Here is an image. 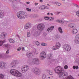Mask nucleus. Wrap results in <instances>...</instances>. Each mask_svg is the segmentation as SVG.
I'll use <instances>...</instances> for the list:
<instances>
[{"label":"nucleus","mask_w":79,"mask_h":79,"mask_svg":"<svg viewBox=\"0 0 79 79\" xmlns=\"http://www.w3.org/2000/svg\"><path fill=\"white\" fill-rule=\"evenodd\" d=\"M55 71L56 73L59 74V77L61 79H64L68 76V73L62 70L61 67L58 66L55 69Z\"/></svg>","instance_id":"obj_1"},{"label":"nucleus","mask_w":79,"mask_h":79,"mask_svg":"<svg viewBox=\"0 0 79 79\" xmlns=\"http://www.w3.org/2000/svg\"><path fill=\"white\" fill-rule=\"evenodd\" d=\"M10 73L11 74L16 77H21L22 76V74L20 73V72L16 69H11L10 71Z\"/></svg>","instance_id":"obj_2"},{"label":"nucleus","mask_w":79,"mask_h":79,"mask_svg":"<svg viewBox=\"0 0 79 79\" xmlns=\"http://www.w3.org/2000/svg\"><path fill=\"white\" fill-rule=\"evenodd\" d=\"M31 65L34 64H39V60L37 58H34L32 59L30 63Z\"/></svg>","instance_id":"obj_3"},{"label":"nucleus","mask_w":79,"mask_h":79,"mask_svg":"<svg viewBox=\"0 0 79 79\" xmlns=\"http://www.w3.org/2000/svg\"><path fill=\"white\" fill-rule=\"evenodd\" d=\"M25 13L23 12H19L17 13V16L19 19H22L23 18H26V15L24 14Z\"/></svg>","instance_id":"obj_4"},{"label":"nucleus","mask_w":79,"mask_h":79,"mask_svg":"<svg viewBox=\"0 0 79 79\" xmlns=\"http://www.w3.org/2000/svg\"><path fill=\"white\" fill-rule=\"evenodd\" d=\"M45 28V25L43 23L40 24L38 25L37 29L41 32Z\"/></svg>","instance_id":"obj_5"},{"label":"nucleus","mask_w":79,"mask_h":79,"mask_svg":"<svg viewBox=\"0 0 79 79\" xmlns=\"http://www.w3.org/2000/svg\"><path fill=\"white\" fill-rule=\"evenodd\" d=\"M61 46V44L60 43L57 42L56 43V45L53 47L52 48V50H58L59 48H60Z\"/></svg>","instance_id":"obj_6"},{"label":"nucleus","mask_w":79,"mask_h":79,"mask_svg":"<svg viewBox=\"0 0 79 79\" xmlns=\"http://www.w3.org/2000/svg\"><path fill=\"white\" fill-rule=\"evenodd\" d=\"M32 71L36 74L39 75L40 74V73H41V71L39 69L37 68H35V69L33 68L32 69Z\"/></svg>","instance_id":"obj_7"},{"label":"nucleus","mask_w":79,"mask_h":79,"mask_svg":"<svg viewBox=\"0 0 79 79\" xmlns=\"http://www.w3.org/2000/svg\"><path fill=\"white\" fill-rule=\"evenodd\" d=\"M29 69V66L27 65L23 66L21 69V71L22 73H24L27 71H28Z\"/></svg>","instance_id":"obj_8"},{"label":"nucleus","mask_w":79,"mask_h":79,"mask_svg":"<svg viewBox=\"0 0 79 79\" xmlns=\"http://www.w3.org/2000/svg\"><path fill=\"white\" fill-rule=\"evenodd\" d=\"M6 66V64L3 62H0V68L1 69H5Z\"/></svg>","instance_id":"obj_9"},{"label":"nucleus","mask_w":79,"mask_h":79,"mask_svg":"<svg viewBox=\"0 0 79 79\" xmlns=\"http://www.w3.org/2000/svg\"><path fill=\"white\" fill-rule=\"evenodd\" d=\"M63 48L66 51H69L71 50V47L68 44H64Z\"/></svg>","instance_id":"obj_10"},{"label":"nucleus","mask_w":79,"mask_h":79,"mask_svg":"<svg viewBox=\"0 0 79 79\" xmlns=\"http://www.w3.org/2000/svg\"><path fill=\"white\" fill-rule=\"evenodd\" d=\"M40 56L41 58H45L47 56V54L44 52H42L40 53Z\"/></svg>","instance_id":"obj_11"},{"label":"nucleus","mask_w":79,"mask_h":79,"mask_svg":"<svg viewBox=\"0 0 79 79\" xmlns=\"http://www.w3.org/2000/svg\"><path fill=\"white\" fill-rule=\"evenodd\" d=\"M6 36V33H2L0 34V38L1 39H4Z\"/></svg>","instance_id":"obj_12"},{"label":"nucleus","mask_w":79,"mask_h":79,"mask_svg":"<svg viewBox=\"0 0 79 79\" xmlns=\"http://www.w3.org/2000/svg\"><path fill=\"white\" fill-rule=\"evenodd\" d=\"M32 27V24L30 23H27L25 25V29H29Z\"/></svg>","instance_id":"obj_13"},{"label":"nucleus","mask_w":79,"mask_h":79,"mask_svg":"<svg viewBox=\"0 0 79 79\" xmlns=\"http://www.w3.org/2000/svg\"><path fill=\"white\" fill-rule=\"evenodd\" d=\"M33 36L35 37H37L40 34V32L37 31H35L32 33Z\"/></svg>","instance_id":"obj_14"},{"label":"nucleus","mask_w":79,"mask_h":79,"mask_svg":"<svg viewBox=\"0 0 79 79\" xmlns=\"http://www.w3.org/2000/svg\"><path fill=\"white\" fill-rule=\"evenodd\" d=\"M68 26L71 28H73V27H76V25L74 23H70L68 25Z\"/></svg>","instance_id":"obj_15"},{"label":"nucleus","mask_w":79,"mask_h":79,"mask_svg":"<svg viewBox=\"0 0 79 79\" xmlns=\"http://www.w3.org/2000/svg\"><path fill=\"white\" fill-rule=\"evenodd\" d=\"M54 28V26H51V27H49L47 29L48 32H52V31L53 29Z\"/></svg>","instance_id":"obj_16"},{"label":"nucleus","mask_w":79,"mask_h":79,"mask_svg":"<svg viewBox=\"0 0 79 79\" xmlns=\"http://www.w3.org/2000/svg\"><path fill=\"white\" fill-rule=\"evenodd\" d=\"M4 18V13L3 11L0 10V18Z\"/></svg>","instance_id":"obj_17"},{"label":"nucleus","mask_w":79,"mask_h":79,"mask_svg":"<svg viewBox=\"0 0 79 79\" xmlns=\"http://www.w3.org/2000/svg\"><path fill=\"white\" fill-rule=\"evenodd\" d=\"M2 47L3 48H10V45L8 44H4Z\"/></svg>","instance_id":"obj_18"},{"label":"nucleus","mask_w":79,"mask_h":79,"mask_svg":"<svg viewBox=\"0 0 79 79\" xmlns=\"http://www.w3.org/2000/svg\"><path fill=\"white\" fill-rule=\"evenodd\" d=\"M10 65L11 67H14L15 66V61H13L10 63Z\"/></svg>","instance_id":"obj_19"},{"label":"nucleus","mask_w":79,"mask_h":79,"mask_svg":"<svg viewBox=\"0 0 79 79\" xmlns=\"http://www.w3.org/2000/svg\"><path fill=\"white\" fill-rule=\"evenodd\" d=\"M77 32V30L76 29H73L72 30V34H76Z\"/></svg>","instance_id":"obj_20"},{"label":"nucleus","mask_w":79,"mask_h":79,"mask_svg":"<svg viewBox=\"0 0 79 79\" xmlns=\"http://www.w3.org/2000/svg\"><path fill=\"white\" fill-rule=\"evenodd\" d=\"M4 42H6L5 40H0V46H2Z\"/></svg>","instance_id":"obj_21"},{"label":"nucleus","mask_w":79,"mask_h":79,"mask_svg":"<svg viewBox=\"0 0 79 79\" xmlns=\"http://www.w3.org/2000/svg\"><path fill=\"white\" fill-rule=\"evenodd\" d=\"M6 24H7V22L5 21L3 22L2 23V25L3 26H6Z\"/></svg>","instance_id":"obj_22"},{"label":"nucleus","mask_w":79,"mask_h":79,"mask_svg":"<svg viewBox=\"0 0 79 79\" xmlns=\"http://www.w3.org/2000/svg\"><path fill=\"white\" fill-rule=\"evenodd\" d=\"M58 30L59 31V32L61 34V33H63V31L62 30V29L61 28V27H59L58 28Z\"/></svg>","instance_id":"obj_23"},{"label":"nucleus","mask_w":79,"mask_h":79,"mask_svg":"<svg viewBox=\"0 0 79 79\" xmlns=\"http://www.w3.org/2000/svg\"><path fill=\"white\" fill-rule=\"evenodd\" d=\"M30 55H31V52H28L26 54V56L28 58H29V57H30Z\"/></svg>","instance_id":"obj_24"},{"label":"nucleus","mask_w":79,"mask_h":79,"mask_svg":"<svg viewBox=\"0 0 79 79\" xmlns=\"http://www.w3.org/2000/svg\"><path fill=\"white\" fill-rule=\"evenodd\" d=\"M44 5H43L42 6H40L39 7V9H40V10H44Z\"/></svg>","instance_id":"obj_25"},{"label":"nucleus","mask_w":79,"mask_h":79,"mask_svg":"<svg viewBox=\"0 0 79 79\" xmlns=\"http://www.w3.org/2000/svg\"><path fill=\"white\" fill-rule=\"evenodd\" d=\"M35 44L36 45H37V46H40V43H39V42L38 41H36L35 42Z\"/></svg>","instance_id":"obj_26"},{"label":"nucleus","mask_w":79,"mask_h":79,"mask_svg":"<svg viewBox=\"0 0 79 79\" xmlns=\"http://www.w3.org/2000/svg\"><path fill=\"white\" fill-rule=\"evenodd\" d=\"M79 39V34L76 36L75 40H78Z\"/></svg>","instance_id":"obj_27"},{"label":"nucleus","mask_w":79,"mask_h":79,"mask_svg":"<svg viewBox=\"0 0 79 79\" xmlns=\"http://www.w3.org/2000/svg\"><path fill=\"white\" fill-rule=\"evenodd\" d=\"M49 73V74H50V75H52V74H53V72L52 70H50Z\"/></svg>","instance_id":"obj_28"},{"label":"nucleus","mask_w":79,"mask_h":79,"mask_svg":"<svg viewBox=\"0 0 79 79\" xmlns=\"http://www.w3.org/2000/svg\"><path fill=\"white\" fill-rule=\"evenodd\" d=\"M43 79H47V77H46V75L45 74H44L42 76Z\"/></svg>","instance_id":"obj_29"},{"label":"nucleus","mask_w":79,"mask_h":79,"mask_svg":"<svg viewBox=\"0 0 79 79\" xmlns=\"http://www.w3.org/2000/svg\"><path fill=\"white\" fill-rule=\"evenodd\" d=\"M54 4H56V5H57L58 6H60L61 5V4L58 3L56 2H54Z\"/></svg>","instance_id":"obj_30"},{"label":"nucleus","mask_w":79,"mask_h":79,"mask_svg":"<svg viewBox=\"0 0 79 79\" xmlns=\"http://www.w3.org/2000/svg\"><path fill=\"white\" fill-rule=\"evenodd\" d=\"M7 58V57H6L4 56V57H3V56L2 55L0 54V58Z\"/></svg>","instance_id":"obj_31"},{"label":"nucleus","mask_w":79,"mask_h":79,"mask_svg":"<svg viewBox=\"0 0 79 79\" xmlns=\"http://www.w3.org/2000/svg\"><path fill=\"white\" fill-rule=\"evenodd\" d=\"M27 36L28 37H29L31 36V33H30V32H27Z\"/></svg>","instance_id":"obj_32"},{"label":"nucleus","mask_w":79,"mask_h":79,"mask_svg":"<svg viewBox=\"0 0 79 79\" xmlns=\"http://www.w3.org/2000/svg\"><path fill=\"white\" fill-rule=\"evenodd\" d=\"M53 55L52 54H50L49 55L48 57H49V59H50V58H52V57Z\"/></svg>","instance_id":"obj_33"},{"label":"nucleus","mask_w":79,"mask_h":79,"mask_svg":"<svg viewBox=\"0 0 79 79\" xmlns=\"http://www.w3.org/2000/svg\"><path fill=\"white\" fill-rule=\"evenodd\" d=\"M73 5L75 6H76V7H77V8H79V5H77L76 4H73Z\"/></svg>","instance_id":"obj_34"},{"label":"nucleus","mask_w":79,"mask_h":79,"mask_svg":"<svg viewBox=\"0 0 79 79\" xmlns=\"http://www.w3.org/2000/svg\"><path fill=\"white\" fill-rule=\"evenodd\" d=\"M12 7L14 10H16L17 9V7L15 6V5H13Z\"/></svg>","instance_id":"obj_35"},{"label":"nucleus","mask_w":79,"mask_h":79,"mask_svg":"<svg viewBox=\"0 0 79 79\" xmlns=\"http://www.w3.org/2000/svg\"><path fill=\"white\" fill-rule=\"evenodd\" d=\"M75 43L77 44H79V40H75Z\"/></svg>","instance_id":"obj_36"},{"label":"nucleus","mask_w":79,"mask_h":79,"mask_svg":"<svg viewBox=\"0 0 79 79\" xmlns=\"http://www.w3.org/2000/svg\"><path fill=\"white\" fill-rule=\"evenodd\" d=\"M9 41L10 43H12V44H13V43L15 42V41H14V40H9Z\"/></svg>","instance_id":"obj_37"},{"label":"nucleus","mask_w":79,"mask_h":79,"mask_svg":"<svg viewBox=\"0 0 79 79\" xmlns=\"http://www.w3.org/2000/svg\"><path fill=\"white\" fill-rule=\"evenodd\" d=\"M73 77H71V76H68L67 77V79H72Z\"/></svg>","instance_id":"obj_38"},{"label":"nucleus","mask_w":79,"mask_h":79,"mask_svg":"<svg viewBox=\"0 0 79 79\" xmlns=\"http://www.w3.org/2000/svg\"><path fill=\"white\" fill-rule=\"evenodd\" d=\"M0 78L3 79L4 78V76L2 74H0Z\"/></svg>","instance_id":"obj_39"},{"label":"nucleus","mask_w":79,"mask_h":79,"mask_svg":"<svg viewBox=\"0 0 79 79\" xmlns=\"http://www.w3.org/2000/svg\"><path fill=\"white\" fill-rule=\"evenodd\" d=\"M34 56V55L31 52L30 55V57L29 58H32Z\"/></svg>","instance_id":"obj_40"},{"label":"nucleus","mask_w":79,"mask_h":79,"mask_svg":"<svg viewBox=\"0 0 79 79\" xmlns=\"http://www.w3.org/2000/svg\"><path fill=\"white\" fill-rule=\"evenodd\" d=\"M41 45L42 46H47V44L45 43H42L41 44Z\"/></svg>","instance_id":"obj_41"},{"label":"nucleus","mask_w":79,"mask_h":79,"mask_svg":"<svg viewBox=\"0 0 79 79\" xmlns=\"http://www.w3.org/2000/svg\"><path fill=\"white\" fill-rule=\"evenodd\" d=\"M39 16V15H34L33 17V18H37V17H38Z\"/></svg>","instance_id":"obj_42"},{"label":"nucleus","mask_w":79,"mask_h":79,"mask_svg":"<svg viewBox=\"0 0 79 79\" xmlns=\"http://www.w3.org/2000/svg\"><path fill=\"white\" fill-rule=\"evenodd\" d=\"M44 19L45 20H48V19H49V17H44Z\"/></svg>","instance_id":"obj_43"},{"label":"nucleus","mask_w":79,"mask_h":79,"mask_svg":"<svg viewBox=\"0 0 79 79\" xmlns=\"http://www.w3.org/2000/svg\"><path fill=\"white\" fill-rule=\"evenodd\" d=\"M76 14L77 16L79 17V11H77L76 13Z\"/></svg>","instance_id":"obj_44"},{"label":"nucleus","mask_w":79,"mask_h":79,"mask_svg":"<svg viewBox=\"0 0 79 79\" xmlns=\"http://www.w3.org/2000/svg\"><path fill=\"white\" fill-rule=\"evenodd\" d=\"M44 10H47L49 8L46 6H44Z\"/></svg>","instance_id":"obj_45"},{"label":"nucleus","mask_w":79,"mask_h":79,"mask_svg":"<svg viewBox=\"0 0 79 79\" xmlns=\"http://www.w3.org/2000/svg\"><path fill=\"white\" fill-rule=\"evenodd\" d=\"M68 68V66L67 65H66L64 66V69H67Z\"/></svg>","instance_id":"obj_46"},{"label":"nucleus","mask_w":79,"mask_h":79,"mask_svg":"<svg viewBox=\"0 0 79 79\" xmlns=\"http://www.w3.org/2000/svg\"><path fill=\"white\" fill-rule=\"evenodd\" d=\"M53 19H53V18H52V17H50L49 18V20H53Z\"/></svg>","instance_id":"obj_47"},{"label":"nucleus","mask_w":79,"mask_h":79,"mask_svg":"<svg viewBox=\"0 0 79 79\" xmlns=\"http://www.w3.org/2000/svg\"><path fill=\"white\" fill-rule=\"evenodd\" d=\"M26 10L27 11H31V9L29 8H26Z\"/></svg>","instance_id":"obj_48"},{"label":"nucleus","mask_w":79,"mask_h":79,"mask_svg":"<svg viewBox=\"0 0 79 79\" xmlns=\"http://www.w3.org/2000/svg\"><path fill=\"white\" fill-rule=\"evenodd\" d=\"M10 50L9 49H8L7 50V51L6 52V54H8V53H9V51Z\"/></svg>","instance_id":"obj_49"},{"label":"nucleus","mask_w":79,"mask_h":79,"mask_svg":"<svg viewBox=\"0 0 79 79\" xmlns=\"http://www.w3.org/2000/svg\"><path fill=\"white\" fill-rule=\"evenodd\" d=\"M56 21V22H57V23H60V22L61 21V20L58 19V20H57Z\"/></svg>","instance_id":"obj_50"},{"label":"nucleus","mask_w":79,"mask_h":79,"mask_svg":"<svg viewBox=\"0 0 79 79\" xmlns=\"http://www.w3.org/2000/svg\"><path fill=\"white\" fill-rule=\"evenodd\" d=\"M11 2H12V3H13L14 2H15V1H16V0H10Z\"/></svg>","instance_id":"obj_51"},{"label":"nucleus","mask_w":79,"mask_h":79,"mask_svg":"<svg viewBox=\"0 0 79 79\" xmlns=\"http://www.w3.org/2000/svg\"><path fill=\"white\" fill-rule=\"evenodd\" d=\"M21 48L20 47L19 48L17 49V50H18V51H19L20 50H21Z\"/></svg>","instance_id":"obj_52"},{"label":"nucleus","mask_w":79,"mask_h":79,"mask_svg":"<svg viewBox=\"0 0 79 79\" xmlns=\"http://www.w3.org/2000/svg\"><path fill=\"white\" fill-rule=\"evenodd\" d=\"M60 23H62V24H63L64 23V22L63 21L61 20Z\"/></svg>","instance_id":"obj_53"},{"label":"nucleus","mask_w":79,"mask_h":79,"mask_svg":"<svg viewBox=\"0 0 79 79\" xmlns=\"http://www.w3.org/2000/svg\"><path fill=\"white\" fill-rule=\"evenodd\" d=\"M26 3L27 4V5H29V4L30 3V2H26Z\"/></svg>","instance_id":"obj_54"},{"label":"nucleus","mask_w":79,"mask_h":79,"mask_svg":"<svg viewBox=\"0 0 79 79\" xmlns=\"http://www.w3.org/2000/svg\"><path fill=\"white\" fill-rule=\"evenodd\" d=\"M35 55H37V54H38V53H37V52L35 51Z\"/></svg>","instance_id":"obj_55"},{"label":"nucleus","mask_w":79,"mask_h":79,"mask_svg":"<svg viewBox=\"0 0 79 79\" xmlns=\"http://www.w3.org/2000/svg\"><path fill=\"white\" fill-rule=\"evenodd\" d=\"M22 50H23V51H24V47H22Z\"/></svg>","instance_id":"obj_56"},{"label":"nucleus","mask_w":79,"mask_h":79,"mask_svg":"<svg viewBox=\"0 0 79 79\" xmlns=\"http://www.w3.org/2000/svg\"><path fill=\"white\" fill-rule=\"evenodd\" d=\"M38 3H37L35 2V5H36V6L37 5H38Z\"/></svg>","instance_id":"obj_57"},{"label":"nucleus","mask_w":79,"mask_h":79,"mask_svg":"<svg viewBox=\"0 0 79 79\" xmlns=\"http://www.w3.org/2000/svg\"><path fill=\"white\" fill-rule=\"evenodd\" d=\"M73 68L74 69H76V66H73Z\"/></svg>","instance_id":"obj_58"},{"label":"nucleus","mask_w":79,"mask_h":79,"mask_svg":"<svg viewBox=\"0 0 79 79\" xmlns=\"http://www.w3.org/2000/svg\"><path fill=\"white\" fill-rule=\"evenodd\" d=\"M16 36L18 37V38H19V35H16Z\"/></svg>","instance_id":"obj_59"},{"label":"nucleus","mask_w":79,"mask_h":79,"mask_svg":"<svg viewBox=\"0 0 79 79\" xmlns=\"http://www.w3.org/2000/svg\"><path fill=\"white\" fill-rule=\"evenodd\" d=\"M43 35L44 36H45L46 35H47V33H44L43 34Z\"/></svg>","instance_id":"obj_60"},{"label":"nucleus","mask_w":79,"mask_h":79,"mask_svg":"<svg viewBox=\"0 0 79 79\" xmlns=\"http://www.w3.org/2000/svg\"><path fill=\"white\" fill-rule=\"evenodd\" d=\"M40 2H41V3H42L43 2V0H40Z\"/></svg>","instance_id":"obj_61"},{"label":"nucleus","mask_w":79,"mask_h":79,"mask_svg":"<svg viewBox=\"0 0 79 79\" xmlns=\"http://www.w3.org/2000/svg\"><path fill=\"white\" fill-rule=\"evenodd\" d=\"M61 12H57V14L58 15H59L60 13Z\"/></svg>","instance_id":"obj_62"},{"label":"nucleus","mask_w":79,"mask_h":79,"mask_svg":"<svg viewBox=\"0 0 79 79\" xmlns=\"http://www.w3.org/2000/svg\"><path fill=\"white\" fill-rule=\"evenodd\" d=\"M78 68H78V66H76V69H78Z\"/></svg>","instance_id":"obj_63"},{"label":"nucleus","mask_w":79,"mask_h":79,"mask_svg":"<svg viewBox=\"0 0 79 79\" xmlns=\"http://www.w3.org/2000/svg\"><path fill=\"white\" fill-rule=\"evenodd\" d=\"M51 16H53V13H51Z\"/></svg>","instance_id":"obj_64"}]
</instances>
